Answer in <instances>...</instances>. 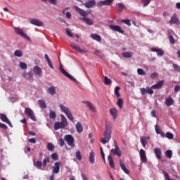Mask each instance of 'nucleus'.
<instances>
[{"label":"nucleus","mask_w":180,"mask_h":180,"mask_svg":"<svg viewBox=\"0 0 180 180\" xmlns=\"http://www.w3.org/2000/svg\"><path fill=\"white\" fill-rule=\"evenodd\" d=\"M119 91H120V86H116L115 89V95L117 96V98H120V93H119Z\"/></svg>","instance_id":"obj_38"},{"label":"nucleus","mask_w":180,"mask_h":180,"mask_svg":"<svg viewBox=\"0 0 180 180\" xmlns=\"http://www.w3.org/2000/svg\"><path fill=\"white\" fill-rule=\"evenodd\" d=\"M91 39H94V40H96V41H102V38L101 36L96 34H92L90 36Z\"/></svg>","instance_id":"obj_33"},{"label":"nucleus","mask_w":180,"mask_h":180,"mask_svg":"<svg viewBox=\"0 0 180 180\" xmlns=\"http://www.w3.org/2000/svg\"><path fill=\"white\" fill-rule=\"evenodd\" d=\"M20 67L22 70H26V68H27V65L23 62H21V63H20Z\"/></svg>","instance_id":"obj_55"},{"label":"nucleus","mask_w":180,"mask_h":180,"mask_svg":"<svg viewBox=\"0 0 180 180\" xmlns=\"http://www.w3.org/2000/svg\"><path fill=\"white\" fill-rule=\"evenodd\" d=\"M115 143V148H112L110 150L111 153L114 154V155H117L118 157H122V150L119 148V146H117V143L116 141H114Z\"/></svg>","instance_id":"obj_9"},{"label":"nucleus","mask_w":180,"mask_h":180,"mask_svg":"<svg viewBox=\"0 0 180 180\" xmlns=\"http://www.w3.org/2000/svg\"><path fill=\"white\" fill-rule=\"evenodd\" d=\"M164 86V80L158 82L155 84L151 86L152 89H161Z\"/></svg>","instance_id":"obj_17"},{"label":"nucleus","mask_w":180,"mask_h":180,"mask_svg":"<svg viewBox=\"0 0 180 180\" xmlns=\"http://www.w3.org/2000/svg\"><path fill=\"white\" fill-rule=\"evenodd\" d=\"M100 150H101V157H102L104 162H106V160L105 159V153H103V148L102 147H101Z\"/></svg>","instance_id":"obj_56"},{"label":"nucleus","mask_w":180,"mask_h":180,"mask_svg":"<svg viewBox=\"0 0 180 180\" xmlns=\"http://www.w3.org/2000/svg\"><path fill=\"white\" fill-rule=\"evenodd\" d=\"M140 140L143 148H146V146H147V143L150 140V136H141Z\"/></svg>","instance_id":"obj_20"},{"label":"nucleus","mask_w":180,"mask_h":180,"mask_svg":"<svg viewBox=\"0 0 180 180\" xmlns=\"http://www.w3.org/2000/svg\"><path fill=\"white\" fill-rule=\"evenodd\" d=\"M82 103H85V105H86L89 108L90 110H91L92 112H96V108H95V106H94V105L91 104V102L82 101Z\"/></svg>","instance_id":"obj_24"},{"label":"nucleus","mask_w":180,"mask_h":180,"mask_svg":"<svg viewBox=\"0 0 180 180\" xmlns=\"http://www.w3.org/2000/svg\"><path fill=\"white\" fill-rule=\"evenodd\" d=\"M60 110L66 115L68 119H69L70 122H74V116H72V113L70 110V108H68V107H65L63 104L60 105Z\"/></svg>","instance_id":"obj_4"},{"label":"nucleus","mask_w":180,"mask_h":180,"mask_svg":"<svg viewBox=\"0 0 180 180\" xmlns=\"http://www.w3.org/2000/svg\"><path fill=\"white\" fill-rule=\"evenodd\" d=\"M126 6H124V4L122 3H118L116 5V12L117 13H121V12H123V11L125 9Z\"/></svg>","instance_id":"obj_18"},{"label":"nucleus","mask_w":180,"mask_h":180,"mask_svg":"<svg viewBox=\"0 0 180 180\" xmlns=\"http://www.w3.org/2000/svg\"><path fill=\"white\" fill-rule=\"evenodd\" d=\"M76 130H77V133H82V131H84L82 124H81L80 122H77L76 124Z\"/></svg>","instance_id":"obj_32"},{"label":"nucleus","mask_w":180,"mask_h":180,"mask_svg":"<svg viewBox=\"0 0 180 180\" xmlns=\"http://www.w3.org/2000/svg\"><path fill=\"white\" fill-rule=\"evenodd\" d=\"M44 57H45V60H46L49 68H51V70H54V66L51 63V60H50V58L49 57V55L45 54Z\"/></svg>","instance_id":"obj_27"},{"label":"nucleus","mask_w":180,"mask_h":180,"mask_svg":"<svg viewBox=\"0 0 180 180\" xmlns=\"http://www.w3.org/2000/svg\"><path fill=\"white\" fill-rule=\"evenodd\" d=\"M104 137L101 139L102 144H106L109 143L110 139H112V123L106 122L105 130L104 131Z\"/></svg>","instance_id":"obj_2"},{"label":"nucleus","mask_w":180,"mask_h":180,"mask_svg":"<svg viewBox=\"0 0 180 180\" xmlns=\"http://www.w3.org/2000/svg\"><path fill=\"white\" fill-rule=\"evenodd\" d=\"M0 119L1 121H3L4 123H6L10 126V127H12V122L9 120L6 115L5 114H0Z\"/></svg>","instance_id":"obj_13"},{"label":"nucleus","mask_w":180,"mask_h":180,"mask_svg":"<svg viewBox=\"0 0 180 180\" xmlns=\"http://www.w3.org/2000/svg\"><path fill=\"white\" fill-rule=\"evenodd\" d=\"M42 2H47V1L52 5H57V0H41Z\"/></svg>","instance_id":"obj_50"},{"label":"nucleus","mask_w":180,"mask_h":180,"mask_svg":"<svg viewBox=\"0 0 180 180\" xmlns=\"http://www.w3.org/2000/svg\"><path fill=\"white\" fill-rule=\"evenodd\" d=\"M137 72H138L139 75H146V72H144V70H143V69L138 68Z\"/></svg>","instance_id":"obj_53"},{"label":"nucleus","mask_w":180,"mask_h":180,"mask_svg":"<svg viewBox=\"0 0 180 180\" xmlns=\"http://www.w3.org/2000/svg\"><path fill=\"white\" fill-rule=\"evenodd\" d=\"M104 84L105 85H110V84H112V80L105 76L104 77Z\"/></svg>","instance_id":"obj_39"},{"label":"nucleus","mask_w":180,"mask_h":180,"mask_svg":"<svg viewBox=\"0 0 180 180\" xmlns=\"http://www.w3.org/2000/svg\"><path fill=\"white\" fill-rule=\"evenodd\" d=\"M66 33L69 36V37H72L74 36V34L71 32V30H70V29L68 28L66 29Z\"/></svg>","instance_id":"obj_58"},{"label":"nucleus","mask_w":180,"mask_h":180,"mask_svg":"<svg viewBox=\"0 0 180 180\" xmlns=\"http://www.w3.org/2000/svg\"><path fill=\"white\" fill-rule=\"evenodd\" d=\"M151 51H153L154 53H157V55L160 56V57H162V56H164V51H162V49L151 48Z\"/></svg>","instance_id":"obj_26"},{"label":"nucleus","mask_w":180,"mask_h":180,"mask_svg":"<svg viewBox=\"0 0 180 180\" xmlns=\"http://www.w3.org/2000/svg\"><path fill=\"white\" fill-rule=\"evenodd\" d=\"M61 122H56L54 124V130H60V129H65L68 126V121L63 115H60Z\"/></svg>","instance_id":"obj_3"},{"label":"nucleus","mask_w":180,"mask_h":180,"mask_svg":"<svg viewBox=\"0 0 180 180\" xmlns=\"http://www.w3.org/2000/svg\"><path fill=\"white\" fill-rule=\"evenodd\" d=\"M153 88H148L147 89H146V92H147V94H149L150 95H153V94H154V90H153Z\"/></svg>","instance_id":"obj_59"},{"label":"nucleus","mask_w":180,"mask_h":180,"mask_svg":"<svg viewBox=\"0 0 180 180\" xmlns=\"http://www.w3.org/2000/svg\"><path fill=\"white\" fill-rule=\"evenodd\" d=\"M38 103H39L41 109H46L47 108L46 103L44 101H43V100H39Z\"/></svg>","instance_id":"obj_36"},{"label":"nucleus","mask_w":180,"mask_h":180,"mask_svg":"<svg viewBox=\"0 0 180 180\" xmlns=\"http://www.w3.org/2000/svg\"><path fill=\"white\" fill-rule=\"evenodd\" d=\"M48 94L50 95H56V87L51 86L48 89Z\"/></svg>","instance_id":"obj_35"},{"label":"nucleus","mask_w":180,"mask_h":180,"mask_svg":"<svg viewBox=\"0 0 180 180\" xmlns=\"http://www.w3.org/2000/svg\"><path fill=\"white\" fill-rule=\"evenodd\" d=\"M117 105L119 106L120 109L123 108V99L119 98L117 102Z\"/></svg>","instance_id":"obj_46"},{"label":"nucleus","mask_w":180,"mask_h":180,"mask_svg":"<svg viewBox=\"0 0 180 180\" xmlns=\"http://www.w3.org/2000/svg\"><path fill=\"white\" fill-rule=\"evenodd\" d=\"M89 160L91 164H95V152L91 151L89 153Z\"/></svg>","instance_id":"obj_30"},{"label":"nucleus","mask_w":180,"mask_h":180,"mask_svg":"<svg viewBox=\"0 0 180 180\" xmlns=\"http://www.w3.org/2000/svg\"><path fill=\"white\" fill-rule=\"evenodd\" d=\"M30 23H31V25H34V26H44V24L43 23V22H41L40 20L39 19H31L30 21Z\"/></svg>","instance_id":"obj_15"},{"label":"nucleus","mask_w":180,"mask_h":180,"mask_svg":"<svg viewBox=\"0 0 180 180\" xmlns=\"http://www.w3.org/2000/svg\"><path fill=\"white\" fill-rule=\"evenodd\" d=\"M33 71H34V74H35V75H38V76L41 75V68H40L39 66H34Z\"/></svg>","instance_id":"obj_29"},{"label":"nucleus","mask_w":180,"mask_h":180,"mask_svg":"<svg viewBox=\"0 0 180 180\" xmlns=\"http://www.w3.org/2000/svg\"><path fill=\"white\" fill-rule=\"evenodd\" d=\"M64 140L66 141L68 146L74 148L75 147V139L71 134H66L64 136Z\"/></svg>","instance_id":"obj_5"},{"label":"nucleus","mask_w":180,"mask_h":180,"mask_svg":"<svg viewBox=\"0 0 180 180\" xmlns=\"http://www.w3.org/2000/svg\"><path fill=\"white\" fill-rule=\"evenodd\" d=\"M173 68L177 72H180V67L176 64H173Z\"/></svg>","instance_id":"obj_57"},{"label":"nucleus","mask_w":180,"mask_h":180,"mask_svg":"<svg viewBox=\"0 0 180 180\" xmlns=\"http://www.w3.org/2000/svg\"><path fill=\"white\" fill-rule=\"evenodd\" d=\"M113 2V0H105L101 1L97 3V6L101 8V6H110Z\"/></svg>","instance_id":"obj_12"},{"label":"nucleus","mask_w":180,"mask_h":180,"mask_svg":"<svg viewBox=\"0 0 180 180\" xmlns=\"http://www.w3.org/2000/svg\"><path fill=\"white\" fill-rule=\"evenodd\" d=\"M170 25L174 24V25H179V19H178V17H176V14H174V15L171 18V20H169Z\"/></svg>","instance_id":"obj_21"},{"label":"nucleus","mask_w":180,"mask_h":180,"mask_svg":"<svg viewBox=\"0 0 180 180\" xmlns=\"http://www.w3.org/2000/svg\"><path fill=\"white\" fill-rule=\"evenodd\" d=\"M49 117L50 119H53V120L57 117V115H56V112L53 110L50 111L49 113Z\"/></svg>","instance_id":"obj_42"},{"label":"nucleus","mask_w":180,"mask_h":180,"mask_svg":"<svg viewBox=\"0 0 180 180\" xmlns=\"http://www.w3.org/2000/svg\"><path fill=\"white\" fill-rule=\"evenodd\" d=\"M108 162L110 164V167L111 168H115V162H113V159L111 155L108 156Z\"/></svg>","instance_id":"obj_34"},{"label":"nucleus","mask_w":180,"mask_h":180,"mask_svg":"<svg viewBox=\"0 0 180 180\" xmlns=\"http://www.w3.org/2000/svg\"><path fill=\"white\" fill-rule=\"evenodd\" d=\"M96 5V2L94 0H90L84 4L86 8H92Z\"/></svg>","instance_id":"obj_25"},{"label":"nucleus","mask_w":180,"mask_h":180,"mask_svg":"<svg viewBox=\"0 0 180 180\" xmlns=\"http://www.w3.org/2000/svg\"><path fill=\"white\" fill-rule=\"evenodd\" d=\"M60 167H61V162H56L53 168V174H58L60 172Z\"/></svg>","instance_id":"obj_16"},{"label":"nucleus","mask_w":180,"mask_h":180,"mask_svg":"<svg viewBox=\"0 0 180 180\" xmlns=\"http://www.w3.org/2000/svg\"><path fill=\"white\" fill-rule=\"evenodd\" d=\"M0 129H4V130H8V126L5 124L0 122Z\"/></svg>","instance_id":"obj_61"},{"label":"nucleus","mask_w":180,"mask_h":180,"mask_svg":"<svg viewBox=\"0 0 180 180\" xmlns=\"http://www.w3.org/2000/svg\"><path fill=\"white\" fill-rule=\"evenodd\" d=\"M14 30L16 34H18V36L23 37V39L28 40V41H32V39H30V37L25 33L23 29H20L19 27H14Z\"/></svg>","instance_id":"obj_6"},{"label":"nucleus","mask_w":180,"mask_h":180,"mask_svg":"<svg viewBox=\"0 0 180 180\" xmlns=\"http://www.w3.org/2000/svg\"><path fill=\"white\" fill-rule=\"evenodd\" d=\"M50 161H51L50 158L44 159L43 163H42L44 168H46V167H47V162L49 163V162H50Z\"/></svg>","instance_id":"obj_40"},{"label":"nucleus","mask_w":180,"mask_h":180,"mask_svg":"<svg viewBox=\"0 0 180 180\" xmlns=\"http://www.w3.org/2000/svg\"><path fill=\"white\" fill-rule=\"evenodd\" d=\"M109 27H110V30H112L113 32H118V33H122V34H123V33H124V31H123V30H122V27L120 26L110 25Z\"/></svg>","instance_id":"obj_14"},{"label":"nucleus","mask_w":180,"mask_h":180,"mask_svg":"<svg viewBox=\"0 0 180 180\" xmlns=\"http://www.w3.org/2000/svg\"><path fill=\"white\" fill-rule=\"evenodd\" d=\"M120 165L121 169H122V171H124V172H125V174L130 173V172L129 171V169H127V168L126 167V165H124V163L122 160H120Z\"/></svg>","instance_id":"obj_28"},{"label":"nucleus","mask_w":180,"mask_h":180,"mask_svg":"<svg viewBox=\"0 0 180 180\" xmlns=\"http://www.w3.org/2000/svg\"><path fill=\"white\" fill-rule=\"evenodd\" d=\"M169 40L171 44H175V38L169 34Z\"/></svg>","instance_id":"obj_51"},{"label":"nucleus","mask_w":180,"mask_h":180,"mask_svg":"<svg viewBox=\"0 0 180 180\" xmlns=\"http://www.w3.org/2000/svg\"><path fill=\"white\" fill-rule=\"evenodd\" d=\"M23 77L24 78H26L27 79H28V81H33V77H34L33 72L24 73Z\"/></svg>","instance_id":"obj_23"},{"label":"nucleus","mask_w":180,"mask_h":180,"mask_svg":"<svg viewBox=\"0 0 180 180\" xmlns=\"http://www.w3.org/2000/svg\"><path fill=\"white\" fill-rule=\"evenodd\" d=\"M14 56L15 57H22V51L20 50H15L14 52Z\"/></svg>","instance_id":"obj_45"},{"label":"nucleus","mask_w":180,"mask_h":180,"mask_svg":"<svg viewBox=\"0 0 180 180\" xmlns=\"http://www.w3.org/2000/svg\"><path fill=\"white\" fill-rule=\"evenodd\" d=\"M141 95H146L147 94V89L145 88H141L140 89Z\"/></svg>","instance_id":"obj_62"},{"label":"nucleus","mask_w":180,"mask_h":180,"mask_svg":"<svg viewBox=\"0 0 180 180\" xmlns=\"http://www.w3.org/2000/svg\"><path fill=\"white\" fill-rule=\"evenodd\" d=\"M139 157L141 158V162L143 164H147V155L146 154V150H144V149L140 150Z\"/></svg>","instance_id":"obj_11"},{"label":"nucleus","mask_w":180,"mask_h":180,"mask_svg":"<svg viewBox=\"0 0 180 180\" xmlns=\"http://www.w3.org/2000/svg\"><path fill=\"white\" fill-rule=\"evenodd\" d=\"M165 137L169 139V140H172L174 139V134L171 132H167L165 134Z\"/></svg>","instance_id":"obj_44"},{"label":"nucleus","mask_w":180,"mask_h":180,"mask_svg":"<svg viewBox=\"0 0 180 180\" xmlns=\"http://www.w3.org/2000/svg\"><path fill=\"white\" fill-rule=\"evenodd\" d=\"M59 146L60 147H64V146H65V141H64V139L63 138H60L59 139Z\"/></svg>","instance_id":"obj_52"},{"label":"nucleus","mask_w":180,"mask_h":180,"mask_svg":"<svg viewBox=\"0 0 180 180\" xmlns=\"http://www.w3.org/2000/svg\"><path fill=\"white\" fill-rule=\"evenodd\" d=\"M75 10L76 12H77V13L80 14L81 16L84 17L81 18V20H82V22H84L86 25H88L89 26H92V25H94V20L89 18H86L88 16V13H86V11L79 8L78 6H75Z\"/></svg>","instance_id":"obj_1"},{"label":"nucleus","mask_w":180,"mask_h":180,"mask_svg":"<svg viewBox=\"0 0 180 180\" xmlns=\"http://www.w3.org/2000/svg\"><path fill=\"white\" fill-rule=\"evenodd\" d=\"M51 157L52 160H53L54 161H57V160H58V153H53Z\"/></svg>","instance_id":"obj_48"},{"label":"nucleus","mask_w":180,"mask_h":180,"mask_svg":"<svg viewBox=\"0 0 180 180\" xmlns=\"http://www.w3.org/2000/svg\"><path fill=\"white\" fill-rule=\"evenodd\" d=\"M122 57L124 58H131V54L129 52H123Z\"/></svg>","instance_id":"obj_43"},{"label":"nucleus","mask_w":180,"mask_h":180,"mask_svg":"<svg viewBox=\"0 0 180 180\" xmlns=\"http://www.w3.org/2000/svg\"><path fill=\"white\" fill-rule=\"evenodd\" d=\"M155 130L157 134H159L160 132L161 131V130H160V127H158V124H156L155 126Z\"/></svg>","instance_id":"obj_63"},{"label":"nucleus","mask_w":180,"mask_h":180,"mask_svg":"<svg viewBox=\"0 0 180 180\" xmlns=\"http://www.w3.org/2000/svg\"><path fill=\"white\" fill-rule=\"evenodd\" d=\"M34 167H36L37 168H41V165L42 163L41 162L37 160L34 164Z\"/></svg>","instance_id":"obj_54"},{"label":"nucleus","mask_w":180,"mask_h":180,"mask_svg":"<svg viewBox=\"0 0 180 180\" xmlns=\"http://www.w3.org/2000/svg\"><path fill=\"white\" fill-rule=\"evenodd\" d=\"M76 158L79 161H81V160H82V155H81V151L77 150L76 152Z\"/></svg>","instance_id":"obj_47"},{"label":"nucleus","mask_w":180,"mask_h":180,"mask_svg":"<svg viewBox=\"0 0 180 180\" xmlns=\"http://www.w3.org/2000/svg\"><path fill=\"white\" fill-rule=\"evenodd\" d=\"M122 22L125 23V25H127V26H131V22H130V20L129 19L122 20Z\"/></svg>","instance_id":"obj_49"},{"label":"nucleus","mask_w":180,"mask_h":180,"mask_svg":"<svg viewBox=\"0 0 180 180\" xmlns=\"http://www.w3.org/2000/svg\"><path fill=\"white\" fill-rule=\"evenodd\" d=\"M47 148L49 151H54V148H56V146H54V144L49 142L47 143Z\"/></svg>","instance_id":"obj_37"},{"label":"nucleus","mask_w":180,"mask_h":180,"mask_svg":"<svg viewBox=\"0 0 180 180\" xmlns=\"http://www.w3.org/2000/svg\"><path fill=\"white\" fill-rule=\"evenodd\" d=\"M25 113L31 120L33 122H36V115H34V112H33V110H32L30 108H25Z\"/></svg>","instance_id":"obj_7"},{"label":"nucleus","mask_w":180,"mask_h":180,"mask_svg":"<svg viewBox=\"0 0 180 180\" xmlns=\"http://www.w3.org/2000/svg\"><path fill=\"white\" fill-rule=\"evenodd\" d=\"M179 90H180V86L179 85H176L174 87V92H176V93L179 92Z\"/></svg>","instance_id":"obj_64"},{"label":"nucleus","mask_w":180,"mask_h":180,"mask_svg":"<svg viewBox=\"0 0 180 180\" xmlns=\"http://www.w3.org/2000/svg\"><path fill=\"white\" fill-rule=\"evenodd\" d=\"M70 46L72 49H74V50H75V51H77V53H80L81 54L85 53H88V51L86 50H84L79 48V46H78L77 44L75 43H70Z\"/></svg>","instance_id":"obj_10"},{"label":"nucleus","mask_w":180,"mask_h":180,"mask_svg":"<svg viewBox=\"0 0 180 180\" xmlns=\"http://www.w3.org/2000/svg\"><path fill=\"white\" fill-rule=\"evenodd\" d=\"M154 153H155L157 158H158L159 160H161L162 158V156H161V149H160L158 148H155L154 149Z\"/></svg>","instance_id":"obj_31"},{"label":"nucleus","mask_w":180,"mask_h":180,"mask_svg":"<svg viewBox=\"0 0 180 180\" xmlns=\"http://www.w3.org/2000/svg\"><path fill=\"white\" fill-rule=\"evenodd\" d=\"M59 70L60 72L65 75V77H67V78H69V79H71L72 81H75V82H77V79H75L74 77H72L70 73H68L66 70L63 68V65H60L59 67Z\"/></svg>","instance_id":"obj_8"},{"label":"nucleus","mask_w":180,"mask_h":180,"mask_svg":"<svg viewBox=\"0 0 180 180\" xmlns=\"http://www.w3.org/2000/svg\"><path fill=\"white\" fill-rule=\"evenodd\" d=\"M165 103L166 105V106H172V105H174V103H175V100H174V98L172 97H167L165 99Z\"/></svg>","instance_id":"obj_19"},{"label":"nucleus","mask_w":180,"mask_h":180,"mask_svg":"<svg viewBox=\"0 0 180 180\" xmlns=\"http://www.w3.org/2000/svg\"><path fill=\"white\" fill-rule=\"evenodd\" d=\"M142 1V3L143 4V6L146 7L147 6L150 2H151L150 0H141Z\"/></svg>","instance_id":"obj_60"},{"label":"nucleus","mask_w":180,"mask_h":180,"mask_svg":"<svg viewBox=\"0 0 180 180\" xmlns=\"http://www.w3.org/2000/svg\"><path fill=\"white\" fill-rule=\"evenodd\" d=\"M167 158H172V150H168L165 152Z\"/></svg>","instance_id":"obj_41"},{"label":"nucleus","mask_w":180,"mask_h":180,"mask_svg":"<svg viewBox=\"0 0 180 180\" xmlns=\"http://www.w3.org/2000/svg\"><path fill=\"white\" fill-rule=\"evenodd\" d=\"M117 113L118 111L116 110V108H112L110 109V115H111V116L113 118V120H116V119L117 118Z\"/></svg>","instance_id":"obj_22"}]
</instances>
